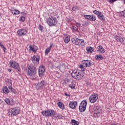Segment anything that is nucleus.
I'll return each instance as SVG.
<instances>
[{
    "instance_id": "obj_16",
    "label": "nucleus",
    "mask_w": 125,
    "mask_h": 125,
    "mask_svg": "<svg viewBox=\"0 0 125 125\" xmlns=\"http://www.w3.org/2000/svg\"><path fill=\"white\" fill-rule=\"evenodd\" d=\"M97 51L99 53H105V49L101 45H99L97 48Z\"/></svg>"
},
{
    "instance_id": "obj_45",
    "label": "nucleus",
    "mask_w": 125,
    "mask_h": 125,
    "mask_svg": "<svg viewBox=\"0 0 125 125\" xmlns=\"http://www.w3.org/2000/svg\"><path fill=\"white\" fill-rule=\"evenodd\" d=\"M101 108H100V106H97L96 107L95 111H98V110H100Z\"/></svg>"
},
{
    "instance_id": "obj_4",
    "label": "nucleus",
    "mask_w": 125,
    "mask_h": 125,
    "mask_svg": "<svg viewBox=\"0 0 125 125\" xmlns=\"http://www.w3.org/2000/svg\"><path fill=\"white\" fill-rule=\"evenodd\" d=\"M72 42L75 45H80V46H84L85 43L84 40L83 39H79L77 38H74L71 39Z\"/></svg>"
},
{
    "instance_id": "obj_37",
    "label": "nucleus",
    "mask_w": 125,
    "mask_h": 125,
    "mask_svg": "<svg viewBox=\"0 0 125 125\" xmlns=\"http://www.w3.org/2000/svg\"><path fill=\"white\" fill-rule=\"evenodd\" d=\"M84 18H85L86 19H88V20H90V15H85L84 16Z\"/></svg>"
},
{
    "instance_id": "obj_2",
    "label": "nucleus",
    "mask_w": 125,
    "mask_h": 125,
    "mask_svg": "<svg viewBox=\"0 0 125 125\" xmlns=\"http://www.w3.org/2000/svg\"><path fill=\"white\" fill-rule=\"evenodd\" d=\"M93 65H94L93 61L86 60L82 61V64L80 67L82 69V71L83 72L85 70V68L84 67H90V66H93Z\"/></svg>"
},
{
    "instance_id": "obj_13",
    "label": "nucleus",
    "mask_w": 125,
    "mask_h": 125,
    "mask_svg": "<svg viewBox=\"0 0 125 125\" xmlns=\"http://www.w3.org/2000/svg\"><path fill=\"white\" fill-rule=\"evenodd\" d=\"M45 71V68H44L43 65L40 66L38 70L39 77H42V76L44 74Z\"/></svg>"
},
{
    "instance_id": "obj_14",
    "label": "nucleus",
    "mask_w": 125,
    "mask_h": 125,
    "mask_svg": "<svg viewBox=\"0 0 125 125\" xmlns=\"http://www.w3.org/2000/svg\"><path fill=\"white\" fill-rule=\"evenodd\" d=\"M77 106H78V102L76 101L70 102L69 104V108H71V109H76Z\"/></svg>"
},
{
    "instance_id": "obj_17",
    "label": "nucleus",
    "mask_w": 125,
    "mask_h": 125,
    "mask_svg": "<svg viewBox=\"0 0 125 125\" xmlns=\"http://www.w3.org/2000/svg\"><path fill=\"white\" fill-rule=\"evenodd\" d=\"M53 46H54L53 43H51L50 44L49 47L47 48L45 50L44 53H45V55H47V54H48V53H49V52H50V50L51 49V48H52V47H53Z\"/></svg>"
},
{
    "instance_id": "obj_12",
    "label": "nucleus",
    "mask_w": 125,
    "mask_h": 125,
    "mask_svg": "<svg viewBox=\"0 0 125 125\" xmlns=\"http://www.w3.org/2000/svg\"><path fill=\"white\" fill-rule=\"evenodd\" d=\"M17 34L18 36H25L27 34V30L26 29H19L17 32Z\"/></svg>"
},
{
    "instance_id": "obj_39",
    "label": "nucleus",
    "mask_w": 125,
    "mask_h": 125,
    "mask_svg": "<svg viewBox=\"0 0 125 125\" xmlns=\"http://www.w3.org/2000/svg\"><path fill=\"white\" fill-rule=\"evenodd\" d=\"M20 21H21L22 22H24L25 21V17L21 16L20 18Z\"/></svg>"
},
{
    "instance_id": "obj_18",
    "label": "nucleus",
    "mask_w": 125,
    "mask_h": 125,
    "mask_svg": "<svg viewBox=\"0 0 125 125\" xmlns=\"http://www.w3.org/2000/svg\"><path fill=\"white\" fill-rule=\"evenodd\" d=\"M84 74V72L79 71L76 80H82L83 78Z\"/></svg>"
},
{
    "instance_id": "obj_34",
    "label": "nucleus",
    "mask_w": 125,
    "mask_h": 125,
    "mask_svg": "<svg viewBox=\"0 0 125 125\" xmlns=\"http://www.w3.org/2000/svg\"><path fill=\"white\" fill-rule=\"evenodd\" d=\"M9 89H10L11 90V92L13 93H14L15 94H16V90L13 89V88L12 87V86L11 87V88H9Z\"/></svg>"
},
{
    "instance_id": "obj_11",
    "label": "nucleus",
    "mask_w": 125,
    "mask_h": 125,
    "mask_svg": "<svg viewBox=\"0 0 125 125\" xmlns=\"http://www.w3.org/2000/svg\"><path fill=\"white\" fill-rule=\"evenodd\" d=\"M4 101L7 105H10L11 106H12L15 104V102L12 98H6L5 99Z\"/></svg>"
},
{
    "instance_id": "obj_9",
    "label": "nucleus",
    "mask_w": 125,
    "mask_h": 125,
    "mask_svg": "<svg viewBox=\"0 0 125 125\" xmlns=\"http://www.w3.org/2000/svg\"><path fill=\"white\" fill-rule=\"evenodd\" d=\"M45 86V82H44V80H42L40 82H39L37 85H36V88L37 90L39 89H42L43 87Z\"/></svg>"
},
{
    "instance_id": "obj_27",
    "label": "nucleus",
    "mask_w": 125,
    "mask_h": 125,
    "mask_svg": "<svg viewBox=\"0 0 125 125\" xmlns=\"http://www.w3.org/2000/svg\"><path fill=\"white\" fill-rule=\"evenodd\" d=\"M11 13L13 14L14 15H17V14H20V11L18 10H12L11 11Z\"/></svg>"
},
{
    "instance_id": "obj_24",
    "label": "nucleus",
    "mask_w": 125,
    "mask_h": 125,
    "mask_svg": "<svg viewBox=\"0 0 125 125\" xmlns=\"http://www.w3.org/2000/svg\"><path fill=\"white\" fill-rule=\"evenodd\" d=\"M63 41L65 43H68L70 42V36H65L63 38Z\"/></svg>"
},
{
    "instance_id": "obj_32",
    "label": "nucleus",
    "mask_w": 125,
    "mask_h": 125,
    "mask_svg": "<svg viewBox=\"0 0 125 125\" xmlns=\"http://www.w3.org/2000/svg\"><path fill=\"white\" fill-rule=\"evenodd\" d=\"M38 28L41 32H42L43 31V26H42V24H39Z\"/></svg>"
},
{
    "instance_id": "obj_1",
    "label": "nucleus",
    "mask_w": 125,
    "mask_h": 125,
    "mask_svg": "<svg viewBox=\"0 0 125 125\" xmlns=\"http://www.w3.org/2000/svg\"><path fill=\"white\" fill-rule=\"evenodd\" d=\"M27 69L28 70L27 72L28 76H29L32 80L36 79L37 77V69L36 67L34 66H28Z\"/></svg>"
},
{
    "instance_id": "obj_35",
    "label": "nucleus",
    "mask_w": 125,
    "mask_h": 125,
    "mask_svg": "<svg viewBox=\"0 0 125 125\" xmlns=\"http://www.w3.org/2000/svg\"><path fill=\"white\" fill-rule=\"evenodd\" d=\"M57 117H58V119H62V120H64V119L65 118L64 116H63L60 114H58Z\"/></svg>"
},
{
    "instance_id": "obj_46",
    "label": "nucleus",
    "mask_w": 125,
    "mask_h": 125,
    "mask_svg": "<svg viewBox=\"0 0 125 125\" xmlns=\"http://www.w3.org/2000/svg\"><path fill=\"white\" fill-rule=\"evenodd\" d=\"M3 51H4V52H5V50H6V48H5V47H4V46L2 48Z\"/></svg>"
},
{
    "instance_id": "obj_28",
    "label": "nucleus",
    "mask_w": 125,
    "mask_h": 125,
    "mask_svg": "<svg viewBox=\"0 0 125 125\" xmlns=\"http://www.w3.org/2000/svg\"><path fill=\"white\" fill-rule=\"evenodd\" d=\"M71 123L72 125H79V124H80V123H79V122H78L74 119H73L71 121Z\"/></svg>"
},
{
    "instance_id": "obj_7",
    "label": "nucleus",
    "mask_w": 125,
    "mask_h": 125,
    "mask_svg": "<svg viewBox=\"0 0 125 125\" xmlns=\"http://www.w3.org/2000/svg\"><path fill=\"white\" fill-rule=\"evenodd\" d=\"M20 112V109L19 107H14L10 109V113H11V117L17 116Z\"/></svg>"
},
{
    "instance_id": "obj_19",
    "label": "nucleus",
    "mask_w": 125,
    "mask_h": 125,
    "mask_svg": "<svg viewBox=\"0 0 125 125\" xmlns=\"http://www.w3.org/2000/svg\"><path fill=\"white\" fill-rule=\"evenodd\" d=\"M78 73H79V70H73L71 73V76L72 78H74V79H76L77 80Z\"/></svg>"
},
{
    "instance_id": "obj_5",
    "label": "nucleus",
    "mask_w": 125,
    "mask_h": 125,
    "mask_svg": "<svg viewBox=\"0 0 125 125\" xmlns=\"http://www.w3.org/2000/svg\"><path fill=\"white\" fill-rule=\"evenodd\" d=\"M56 113L53 109H48L42 111V114L45 117H55Z\"/></svg>"
},
{
    "instance_id": "obj_30",
    "label": "nucleus",
    "mask_w": 125,
    "mask_h": 125,
    "mask_svg": "<svg viewBox=\"0 0 125 125\" xmlns=\"http://www.w3.org/2000/svg\"><path fill=\"white\" fill-rule=\"evenodd\" d=\"M96 20V16L94 15H90V21H95Z\"/></svg>"
},
{
    "instance_id": "obj_22",
    "label": "nucleus",
    "mask_w": 125,
    "mask_h": 125,
    "mask_svg": "<svg viewBox=\"0 0 125 125\" xmlns=\"http://www.w3.org/2000/svg\"><path fill=\"white\" fill-rule=\"evenodd\" d=\"M58 105L59 106V108L62 109V110H64L65 108V105H64V104H63V103L60 102H58Z\"/></svg>"
},
{
    "instance_id": "obj_29",
    "label": "nucleus",
    "mask_w": 125,
    "mask_h": 125,
    "mask_svg": "<svg viewBox=\"0 0 125 125\" xmlns=\"http://www.w3.org/2000/svg\"><path fill=\"white\" fill-rule=\"evenodd\" d=\"M69 87H70L72 89H75L76 87V85L75 84V82H72L71 84L69 85Z\"/></svg>"
},
{
    "instance_id": "obj_41",
    "label": "nucleus",
    "mask_w": 125,
    "mask_h": 125,
    "mask_svg": "<svg viewBox=\"0 0 125 125\" xmlns=\"http://www.w3.org/2000/svg\"><path fill=\"white\" fill-rule=\"evenodd\" d=\"M34 53H36V52H37V50H38L39 48H38V46H34Z\"/></svg>"
},
{
    "instance_id": "obj_44",
    "label": "nucleus",
    "mask_w": 125,
    "mask_h": 125,
    "mask_svg": "<svg viewBox=\"0 0 125 125\" xmlns=\"http://www.w3.org/2000/svg\"><path fill=\"white\" fill-rule=\"evenodd\" d=\"M75 25L77 27V28H80V27H81V23L79 22L75 23Z\"/></svg>"
},
{
    "instance_id": "obj_6",
    "label": "nucleus",
    "mask_w": 125,
    "mask_h": 125,
    "mask_svg": "<svg viewBox=\"0 0 125 125\" xmlns=\"http://www.w3.org/2000/svg\"><path fill=\"white\" fill-rule=\"evenodd\" d=\"M86 105H87V102L86 100H83L80 104L79 106V111L81 113H83L86 110Z\"/></svg>"
},
{
    "instance_id": "obj_21",
    "label": "nucleus",
    "mask_w": 125,
    "mask_h": 125,
    "mask_svg": "<svg viewBox=\"0 0 125 125\" xmlns=\"http://www.w3.org/2000/svg\"><path fill=\"white\" fill-rule=\"evenodd\" d=\"M31 60L32 61L33 63H39V57H37V56H34L31 58Z\"/></svg>"
},
{
    "instance_id": "obj_26",
    "label": "nucleus",
    "mask_w": 125,
    "mask_h": 125,
    "mask_svg": "<svg viewBox=\"0 0 125 125\" xmlns=\"http://www.w3.org/2000/svg\"><path fill=\"white\" fill-rule=\"evenodd\" d=\"M86 50L89 53H92V52L94 50V49L92 47H87Z\"/></svg>"
},
{
    "instance_id": "obj_31",
    "label": "nucleus",
    "mask_w": 125,
    "mask_h": 125,
    "mask_svg": "<svg viewBox=\"0 0 125 125\" xmlns=\"http://www.w3.org/2000/svg\"><path fill=\"white\" fill-rule=\"evenodd\" d=\"M102 112V110L101 109H99L98 110H95V114L96 115H97L98 116L100 115V114H101V112Z\"/></svg>"
},
{
    "instance_id": "obj_50",
    "label": "nucleus",
    "mask_w": 125,
    "mask_h": 125,
    "mask_svg": "<svg viewBox=\"0 0 125 125\" xmlns=\"http://www.w3.org/2000/svg\"><path fill=\"white\" fill-rule=\"evenodd\" d=\"M0 46H1V47L2 48L4 46V45H3V44H1Z\"/></svg>"
},
{
    "instance_id": "obj_20",
    "label": "nucleus",
    "mask_w": 125,
    "mask_h": 125,
    "mask_svg": "<svg viewBox=\"0 0 125 125\" xmlns=\"http://www.w3.org/2000/svg\"><path fill=\"white\" fill-rule=\"evenodd\" d=\"M2 90L3 91V93L4 94H8L9 92H10L9 89H8L7 86H4L2 87Z\"/></svg>"
},
{
    "instance_id": "obj_36",
    "label": "nucleus",
    "mask_w": 125,
    "mask_h": 125,
    "mask_svg": "<svg viewBox=\"0 0 125 125\" xmlns=\"http://www.w3.org/2000/svg\"><path fill=\"white\" fill-rule=\"evenodd\" d=\"M114 39L117 41V42H119L120 39H121V37H119L118 36H115Z\"/></svg>"
},
{
    "instance_id": "obj_10",
    "label": "nucleus",
    "mask_w": 125,
    "mask_h": 125,
    "mask_svg": "<svg viewBox=\"0 0 125 125\" xmlns=\"http://www.w3.org/2000/svg\"><path fill=\"white\" fill-rule=\"evenodd\" d=\"M98 99V94L97 93H94L89 97V101L90 103H95L96 101H97Z\"/></svg>"
},
{
    "instance_id": "obj_38",
    "label": "nucleus",
    "mask_w": 125,
    "mask_h": 125,
    "mask_svg": "<svg viewBox=\"0 0 125 125\" xmlns=\"http://www.w3.org/2000/svg\"><path fill=\"white\" fill-rule=\"evenodd\" d=\"M71 28L72 30H73V31H75V32H78V28L76 27V26H72Z\"/></svg>"
},
{
    "instance_id": "obj_52",
    "label": "nucleus",
    "mask_w": 125,
    "mask_h": 125,
    "mask_svg": "<svg viewBox=\"0 0 125 125\" xmlns=\"http://www.w3.org/2000/svg\"><path fill=\"white\" fill-rule=\"evenodd\" d=\"M1 44H2L0 42V46Z\"/></svg>"
},
{
    "instance_id": "obj_25",
    "label": "nucleus",
    "mask_w": 125,
    "mask_h": 125,
    "mask_svg": "<svg viewBox=\"0 0 125 125\" xmlns=\"http://www.w3.org/2000/svg\"><path fill=\"white\" fill-rule=\"evenodd\" d=\"M99 19L101 20H105V17H104V16L103 15V14L101 13V12H100V13L98 15Z\"/></svg>"
},
{
    "instance_id": "obj_51",
    "label": "nucleus",
    "mask_w": 125,
    "mask_h": 125,
    "mask_svg": "<svg viewBox=\"0 0 125 125\" xmlns=\"http://www.w3.org/2000/svg\"><path fill=\"white\" fill-rule=\"evenodd\" d=\"M8 72H9L10 73V72H11V69L9 68L8 69Z\"/></svg>"
},
{
    "instance_id": "obj_3",
    "label": "nucleus",
    "mask_w": 125,
    "mask_h": 125,
    "mask_svg": "<svg viewBox=\"0 0 125 125\" xmlns=\"http://www.w3.org/2000/svg\"><path fill=\"white\" fill-rule=\"evenodd\" d=\"M57 19H56V16H51L47 20V23L49 26L52 27V26H55L57 24Z\"/></svg>"
},
{
    "instance_id": "obj_48",
    "label": "nucleus",
    "mask_w": 125,
    "mask_h": 125,
    "mask_svg": "<svg viewBox=\"0 0 125 125\" xmlns=\"http://www.w3.org/2000/svg\"><path fill=\"white\" fill-rule=\"evenodd\" d=\"M82 26L83 27H86V23H83Z\"/></svg>"
},
{
    "instance_id": "obj_49",
    "label": "nucleus",
    "mask_w": 125,
    "mask_h": 125,
    "mask_svg": "<svg viewBox=\"0 0 125 125\" xmlns=\"http://www.w3.org/2000/svg\"><path fill=\"white\" fill-rule=\"evenodd\" d=\"M46 125H51V124L50 122H47Z\"/></svg>"
},
{
    "instance_id": "obj_43",
    "label": "nucleus",
    "mask_w": 125,
    "mask_h": 125,
    "mask_svg": "<svg viewBox=\"0 0 125 125\" xmlns=\"http://www.w3.org/2000/svg\"><path fill=\"white\" fill-rule=\"evenodd\" d=\"M93 13L94 14H96V15H98L99 13H100V12L97 11V10H94L93 11Z\"/></svg>"
},
{
    "instance_id": "obj_47",
    "label": "nucleus",
    "mask_w": 125,
    "mask_h": 125,
    "mask_svg": "<svg viewBox=\"0 0 125 125\" xmlns=\"http://www.w3.org/2000/svg\"><path fill=\"white\" fill-rule=\"evenodd\" d=\"M64 95H65V96H67V97H69L70 96V95L67 94L66 93H64Z\"/></svg>"
},
{
    "instance_id": "obj_40",
    "label": "nucleus",
    "mask_w": 125,
    "mask_h": 125,
    "mask_svg": "<svg viewBox=\"0 0 125 125\" xmlns=\"http://www.w3.org/2000/svg\"><path fill=\"white\" fill-rule=\"evenodd\" d=\"M125 38H124V39L122 38V37H120V39H119L120 42H125Z\"/></svg>"
},
{
    "instance_id": "obj_42",
    "label": "nucleus",
    "mask_w": 125,
    "mask_h": 125,
    "mask_svg": "<svg viewBox=\"0 0 125 125\" xmlns=\"http://www.w3.org/2000/svg\"><path fill=\"white\" fill-rule=\"evenodd\" d=\"M29 48H30V50H32V51H33V52H34V46H33V45H31L29 46Z\"/></svg>"
},
{
    "instance_id": "obj_33",
    "label": "nucleus",
    "mask_w": 125,
    "mask_h": 125,
    "mask_svg": "<svg viewBox=\"0 0 125 125\" xmlns=\"http://www.w3.org/2000/svg\"><path fill=\"white\" fill-rule=\"evenodd\" d=\"M79 9H80V8L77 6H75L72 7V10L73 11H77V10H79Z\"/></svg>"
},
{
    "instance_id": "obj_8",
    "label": "nucleus",
    "mask_w": 125,
    "mask_h": 125,
    "mask_svg": "<svg viewBox=\"0 0 125 125\" xmlns=\"http://www.w3.org/2000/svg\"><path fill=\"white\" fill-rule=\"evenodd\" d=\"M9 64L11 67L13 68V69H16V70H17L19 72H21V69H20V66H19V64L15 61H12L10 62Z\"/></svg>"
},
{
    "instance_id": "obj_15",
    "label": "nucleus",
    "mask_w": 125,
    "mask_h": 125,
    "mask_svg": "<svg viewBox=\"0 0 125 125\" xmlns=\"http://www.w3.org/2000/svg\"><path fill=\"white\" fill-rule=\"evenodd\" d=\"M5 84L8 86V88H12V80L8 79L5 80Z\"/></svg>"
},
{
    "instance_id": "obj_23",
    "label": "nucleus",
    "mask_w": 125,
    "mask_h": 125,
    "mask_svg": "<svg viewBox=\"0 0 125 125\" xmlns=\"http://www.w3.org/2000/svg\"><path fill=\"white\" fill-rule=\"evenodd\" d=\"M95 58L96 59V60H103L104 57H103V56L102 55H96Z\"/></svg>"
}]
</instances>
